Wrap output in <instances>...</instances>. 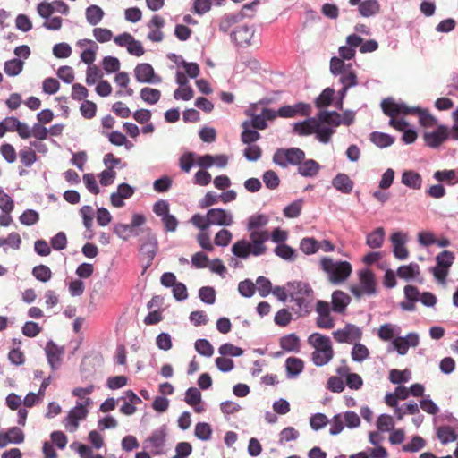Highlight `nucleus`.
I'll use <instances>...</instances> for the list:
<instances>
[{"instance_id": "49530a36", "label": "nucleus", "mask_w": 458, "mask_h": 458, "mask_svg": "<svg viewBox=\"0 0 458 458\" xmlns=\"http://www.w3.org/2000/svg\"><path fill=\"white\" fill-rule=\"evenodd\" d=\"M352 68V64H346L344 59L333 56L330 60V72L335 76H338Z\"/></svg>"}, {"instance_id": "cd10ccee", "label": "nucleus", "mask_w": 458, "mask_h": 458, "mask_svg": "<svg viewBox=\"0 0 458 458\" xmlns=\"http://www.w3.org/2000/svg\"><path fill=\"white\" fill-rule=\"evenodd\" d=\"M402 183L411 189L419 190L421 188L422 178L420 174L415 171H404L402 174Z\"/></svg>"}, {"instance_id": "4c0bfd02", "label": "nucleus", "mask_w": 458, "mask_h": 458, "mask_svg": "<svg viewBox=\"0 0 458 458\" xmlns=\"http://www.w3.org/2000/svg\"><path fill=\"white\" fill-rule=\"evenodd\" d=\"M114 233L121 238L123 241H127L131 235H138L139 233L133 227H131V224H116L114 226Z\"/></svg>"}, {"instance_id": "0eeeda50", "label": "nucleus", "mask_w": 458, "mask_h": 458, "mask_svg": "<svg viewBox=\"0 0 458 458\" xmlns=\"http://www.w3.org/2000/svg\"><path fill=\"white\" fill-rule=\"evenodd\" d=\"M454 260V254L450 250H443L437 255V265L431 267L430 271L439 284H445L449 268L452 267Z\"/></svg>"}, {"instance_id": "2f4dec72", "label": "nucleus", "mask_w": 458, "mask_h": 458, "mask_svg": "<svg viewBox=\"0 0 458 458\" xmlns=\"http://www.w3.org/2000/svg\"><path fill=\"white\" fill-rule=\"evenodd\" d=\"M280 347L285 352H299L300 339L294 334H288L280 338Z\"/></svg>"}, {"instance_id": "9d476101", "label": "nucleus", "mask_w": 458, "mask_h": 458, "mask_svg": "<svg viewBox=\"0 0 458 458\" xmlns=\"http://www.w3.org/2000/svg\"><path fill=\"white\" fill-rule=\"evenodd\" d=\"M134 77L140 83L158 84L162 78L156 74L150 64L141 63L134 68Z\"/></svg>"}, {"instance_id": "423d86ee", "label": "nucleus", "mask_w": 458, "mask_h": 458, "mask_svg": "<svg viewBox=\"0 0 458 458\" xmlns=\"http://www.w3.org/2000/svg\"><path fill=\"white\" fill-rule=\"evenodd\" d=\"M144 233V236L140 239L141 244L140 246L139 251L140 259H146L144 269H147L152 265V261L157 255L158 250V242L157 235L149 228H147Z\"/></svg>"}, {"instance_id": "864d4df0", "label": "nucleus", "mask_w": 458, "mask_h": 458, "mask_svg": "<svg viewBox=\"0 0 458 458\" xmlns=\"http://www.w3.org/2000/svg\"><path fill=\"white\" fill-rule=\"evenodd\" d=\"M262 180L269 190H276L280 184V178L273 170L266 171L262 175Z\"/></svg>"}, {"instance_id": "5fc2aeb1", "label": "nucleus", "mask_w": 458, "mask_h": 458, "mask_svg": "<svg viewBox=\"0 0 458 458\" xmlns=\"http://www.w3.org/2000/svg\"><path fill=\"white\" fill-rule=\"evenodd\" d=\"M195 350L202 356L211 357L214 353L212 344L207 339L200 338L195 342Z\"/></svg>"}, {"instance_id": "3c124183", "label": "nucleus", "mask_w": 458, "mask_h": 458, "mask_svg": "<svg viewBox=\"0 0 458 458\" xmlns=\"http://www.w3.org/2000/svg\"><path fill=\"white\" fill-rule=\"evenodd\" d=\"M242 131L241 133V140L242 143L250 145L256 142L260 139V133L256 129L250 127H242Z\"/></svg>"}, {"instance_id": "7ed1b4c3", "label": "nucleus", "mask_w": 458, "mask_h": 458, "mask_svg": "<svg viewBox=\"0 0 458 458\" xmlns=\"http://www.w3.org/2000/svg\"><path fill=\"white\" fill-rule=\"evenodd\" d=\"M308 343L315 351L311 354V360L317 367L327 365L334 356L331 340L328 336L319 333H313L308 338Z\"/></svg>"}, {"instance_id": "ea45409f", "label": "nucleus", "mask_w": 458, "mask_h": 458, "mask_svg": "<svg viewBox=\"0 0 458 458\" xmlns=\"http://www.w3.org/2000/svg\"><path fill=\"white\" fill-rule=\"evenodd\" d=\"M414 111V114L419 116V121L421 126L432 127L437 123V119L433 116L427 109L417 106Z\"/></svg>"}, {"instance_id": "a18cd8bd", "label": "nucleus", "mask_w": 458, "mask_h": 458, "mask_svg": "<svg viewBox=\"0 0 458 458\" xmlns=\"http://www.w3.org/2000/svg\"><path fill=\"white\" fill-rule=\"evenodd\" d=\"M140 95L144 102L150 105L157 103L161 98L160 90L148 87L141 89Z\"/></svg>"}, {"instance_id": "dca6fc26", "label": "nucleus", "mask_w": 458, "mask_h": 458, "mask_svg": "<svg viewBox=\"0 0 458 458\" xmlns=\"http://www.w3.org/2000/svg\"><path fill=\"white\" fill-rule=\"evenodd\" d=\"M91 403V399L88 397L85 400V404L78 403L75 407L71 409L65 419L67 420L66 426H72V430H75L79 426V421L86 418L89 412L85 406L90 405Z\"/></svg>"}, {"instance_id": "7c9ffc66", "label": "nucleus", "mask_w": 458, "mask_h": 458, "mask_svg": "<svg viewBox=\"0 0 458 458\" xmlns=\"http://www.w3.org/2000/svg\"><path fill=\"white\" fill-rule=\"evenodd\" d=\"M335 129L327 125H323L319 121L316 120L315 131L316 138L323 144H327L331 140L332 135L335 133Z\"/></svg>"}, {"instance_id": "6ab92c4d", "label": "nucleus", "mask_w": 458, "mask_h": 458, "mask_svg": "<svg viewBox=\"0 0 458 458\" xmlns=\"http://www.w3.org/2000/svg\"><path fill=\"white\" fill-rule=\"evenodd\" d=\"M360 286L367 295H374L377 293L375 276L371 270L363 269L359 273Z\"/></svg>"}, {"instance_id": "f03ea898", "label": "nucleus", "mask_w": 458, "mask_h": 458, "mask_svg": "<svg viewBox=\"0 0 458 458\" xmlns=\"http://www.w3.org/2000/svg\"><path fill=\"white\" fill-rule=\"evenodd\" d=\"M269 234L267 230L253 231L250 233V242L242 239L232 246L233 254L240 259H246L250 255L260 256L267 251L265 242L268 240Z\"/></svg>"}, {"instance_id": "20e7f679", "label": "nucleus", "mask_w": 458, "mask_h": 458, "mask_svg": "<svg viewBox=\"0 0 458 458\" xmlns=\"http://www.w3.org/2000/svg\"><path fill=\"white\" fill-rule=\"evenodd\" d=\"M320 265L328 275L329 281L335 285L344 282L352 273V266L347 261L335 262L331 258L323 257Z\"/></svg>"}, {"instance_id": "774afa93", "label": "nucleus", "mask_w": 458, "mask_h": 458, "mask_svg": "<svg viewBox=\"0 0 458 458\" xmlns=\"http://www.w3.org/2000/svg\"><path fill=\"white\" fill-rule=\"evenodd\" d=\"M327 423V417L321 412L315 413L310 418V425L316 431L323 428Z\"/></svg>"}, {"instance_id": "052dcab7", "label": "nucleus", "mask_w": 458, "mask_h": 458, "mask_svg": "<svg viewBox=\"0 0 458 458\" xmlns=\"http://www.w3.org/2000/svg\"><path fill=\"white\" fill-rule=\"evenodd\" d=\"M195 157L196 154L194 152H186L182 154L179 158L180 168L183 172L189 173L194 165Z\"/></svg>"}, {"instance_id": "5701e85b", "label": "nucleus", "mask_w": 458, "mask_h": 458, "mask_svg": "<svg viewBox=\"0 0 458 458\" xmlns=\"http://www.w3.org/2000/svg\"><path fill=\"white\" fill-rule=\"evenodd\" d=\"M290 288L289 297H300L307 296L310 297L313 293V290L309 284L301 281L288 283Z\"/></svg>"}, {"instance_id": "0e129e2a", "label": "nucleus", "mask_w": 458, "mask_h": 458, "mask_svg": "<svg viewBox=\"0 0 458 458\" xmlns=\"http://www.w3.org/2000/svg\"><path fill=\"white\" fill-rule=\"evenodd\" d=\"M20 222L24 225H33L39 220L38 213L34 209H26L19 217Z\"/></svg>"}, {"instance_id": "72a5a7b5", "label": "nucleus", "mask_w": 458, "mask_h": 458, "mask_svg": "<svg viewBox=\"0 0 458 458\" xmlns=\"http://www.w3.org/2000/svg\"><path fill=\"white\" fill-rule=\"evenodd\" d=\"M385 240V230L383 227H377L367 235V245L371 249H378L382 246Z\"/></svg>"}, {"instance_id": "f3484780", "label": "nucleus", "mask_w": 458, "mask_h": 458, "mask_svg": "<svg viewBox=\"0 0 458 458\" xmlns=\"http://www.w3.org/2000/svg\"><path fill=\"white\" fill-rule=\"evenodd\" d=\"M311 111V106L307 103L298 102L293 106H284L279 108V116L292 118L296 115L308 116Z\"/></svg>"}, {"instance_id": "aec40b11", "label": "nucleus", "mask_w": 458, "mask_h": 458, "mask_svg": "<svg viewBox=\"0 0 458 458\" xmlns=\"http://www.w3.org/2000/svg\"><path fill=\"white\" fill-rule=\"evenodd\" d=\"M351 302V297L341 290H336L332 293V310L336 313H344Z\"/></svg>"}, {"instance_id": "c9c22d12", "label": "nucleus", "mask_w": 458, "mask_h": 458, "mask_svg": "<svg viewBox=\"0 0 458 458\" xmlns=\"http://www.w3.org/2000/svg\"><path fill=\"white\" fill-rule=\"evenodd\" d=\"M24 62L19 58H13L4 63V71L11 77L19 75L23 70Z\"/></svg>"}, {"instance_id": "680f3d73", "label": "nucleus", "mask_w": 458, "mask_h": 458, "mask_svg": "<svg viewBox=\"0 0 458 458\" xmlns=\"http://www.w3.org/2000/svg\"><path fill=\"white\" fill-rule=\"evenodd\" d=\"M199 297L206 304H214L216 301V291L211 286H203L199 290Z\"/></svg>"}, {"instance_id": "a878e982", "label": "nucleus", "mask_w": 458, "mask_h": 458, "mask_svg": "<svg viewBox=\"0 0 458 458\" xmlns=\"http://www.w3.org/2000/svg\"><path fill=\"white\" fill-rule=\"evenodd\" d=\"M316 118L310 117L293 124V132L300 136H307L314 133Z\"/></svg>"}, {"instance_id": "338daca9", "label": "nucleus", "mask_w": 458, "mask_h": 458, "mask_svg": "<svg viewBox=\"0 0 458 458\" xmlns=\"http://www.w3.org/2000/svg\"><path fill=\"white\" fill-rule=\"evenodd\" d=\"M339 76V81L344 87L350 89L358 84L357 75L352 69H349Z\"/></svg>"}, {"instance_id": "f704fd0d", "label": "nucleus", "mask_w": 458, "mask_h": 458, "mask_svg": "<svg viewBox=\"0 0 458 458\" xmlns=\"http://www.w3.org/2000/svg\"><path fill=\"white\" fill-rule=\"evenodd\" d=\"M104 14V11L95 4L87 7L85 12L86 20L92 26L98 24L103 19Z\"/></svg>"}, {"instance_id": "09e8293b", "label": "nucleus", "mask_w": 458, "mask_h": 458, "mask_svg": "<svg viewBox=\"0 0 458 458\" xmlns=\"http://www.w3.org/2000/svg\"><path fill=\"white\" fill-rule=\"evenodd\" d=\"M32 275L37 280L42 283L48 282L52 277L51 269L47 266L42 264L33 267Z\"/></svg>"}, {"instance_id": "13d9d810", "label": "nucleus", "mask_w": 458, "mask_h": 458, "mask_svg": "<svg viewBox=\"0 0 458 458\" xmlns=\"http://www.w3.org/2000/svg\"><path fill=\"white\" fill-rule=\"evenodd\" d=\"M218 352L222 356L239 357L243 354V350L233 344L225 343L218 348Z\"/></svg>"}, {"instance_id": "4d7b16f0", "label": "nucleus", "mask_w": 458, "mask_h": 458, "mask_svg": "<svg viewBox=\"0 0 458 458\" xmlns=\"http://www.w3.org/2000/svg\"><path fill=\"white\" fill-rule=\"evenodd\" d=\"M411 378V372L408 369H392L389 373V379L393 384L400 385Z\"/></svg>"}, {"instance_id": "9b49d317", "label": "nucleus", "mask_w": 458, "mask_h": 458, "mask_svg": "<svg viewBox=\"0 0 458 458\" xmlns=\"http://www.w3.org/2000/svg\"><path fill=\"white\" fill-rule=\"evenodd\" d=\"M422 137L426 146L437 148L449 139L448 126L438 125L433 131H425Z\"/></svg>"}, {"instance_id": "e433bc0d", "label": "nucleus", "mask_w": 458, "mask_h": 458, "mask_svg": "<svg viewBox=\"0 0 458 458\" xmlns=\"http://www.w3.org/2000/svg\"><path fill=\"white\" fill-rule=\"evenodd\" d=\"M274 252L276 256L290 262L294 261L297 258L296 250L285 243L277 245L274 249Z\"/></svg>"}, {"instance_id": "6e6552de", "label": "nucleus", "mask_w": 458, "mask_h": 458, "mask_svg": "<svg viewBox=\"0 0 458 458\" xmlns=\"http://www.w3.org/2000/svg\"><path fill=\"white\" fill-rule=\"evenodd\" d=\"M167 427L162 425L152 431L150 436L144 441V448H152L153 454L159 455L164 454V447L166 442Z\"/></svg>"}, {"instance_id": "1a4fd4ad", "label": "nucleus", "mask_w": 458, "mask_h": 458, "mask_svg": "<svg viewBox=\"0 0 458 458\" xmlns=\"http://www.w3.org/2000/svg\"><path fill=\"white\" fill-rule=\"evenodd\" d=\"M381 108L383 113L389 117H395L396 115L403 114H414L417 106L409 107L405 103H395L392 98H386L381 102Z\"/></svg>"}, {"instance_id": "c756f323", "label": "nucleus", "mask_w": 458, "mask_h": 458, "mask_svg": "<svg viewBox=\"0 0 458 458\" xmlns=\"http://www.w3.org/2000/svg\"><path fill=\"white\" fill-rule=\"evenodd\" d=\"M420 273V267L417 263L411 262L409 265L400 266L396 271V275L405 281H410L419 276Z\"/></svg>"}, {"instance_id": "603ef678", "label": "nucleus", "mask_w": 458, "mask_h": 458, "mask_svg": "<svg viewBox=\"0 0 458 458\" xmlns=\"http://www.w3.org/2000/svg\"><path fill=\"white\" fill-rule=\"evenodd\" d=\"M351 354L353 361L361 362L369 357V352L364 344L357 343L352 347Z\"/></svg>"}, {"instance_id": "412c9836", "label": "nucleus", "mask_w": 458, "mask_h": 458, "mask_svg": "<svg viewBox=\"0 0 458 458\" xmlns=\"http://www.w3.org/2000/svg\"><path fill=\"white\" fill-rule=\"evenodd\" d=\"M332 186L342 193L349 194L352 191L353 182L344 173L337 174L331 182Z\"/></svg>"}, {"instance_id": "c85d7f7f", "label": "nucleus", "mask_w": 458, "mask_h": 458, "mask_svg": "<svg viewBox=\"0 0 458 458\" xmlns=\"http://www.w3.org/2000/svg\"><path fill=\"white\" fill-rule=\"evenodd\" d=\"M359 13L362 17H371L380 11V4L377 0H364L358 7Z\"/></svg>"}, {"instance_id": "b1692460", "label": "nucleus", "mask_w": 458, "mask_h": 458, "mask_svg": "<svg viewBox=\"0 0 458 458\" xmlns=\"http://www.w3.org/2000/svg\"><path fill=\"white\" fill-rule=\"evenodd\" d=\"M317 116V120L327 126L337 127L342 124L341 114L336 111L322 110Z\"/></svg>"}, {"instance_id": "79ce46f5", "label": "nucleus", "mask_w": 458, "mask_h": 458, "mask_svg": "<svg viewBox=\"0 0 458 458\" xmlns=\"http://www.w3.org/2000/svg\"><path fill=\"white\" fill-rule=\"evenodd\" d=\"M300 250L306 255L314 254L319 250V242L313 237H305L300 242Z\"/></svg>"}, {"instance_id": "f257e3e1", "label": "nucleus", "mask_w": 458, "mask_h": 458, "mask_svg": "<svg viewBox=\"0 0 458 458\" xmlns=\"http://www.w3.org/2000/svg\"><path fill=\"white\" fill-rule=\"evenodd\" d=\"M269 234L267 230L253 231L250 233V242L242 239L232 246L233 254L240 259H246L250 255L260 256L267 251L265 242L268 240Z\"/></svg>"}, {"instance_id": "e2e57ef3", "label": "nucleus", "mask_w": 458, "mask_h": 458, "mask_svg": "<svg viewBox=\"0 0 458 458\" xmlns=\"http://www.w3.org/2000/svg\"><path fill=\"white\" fill-rule=\"evenodd\" d=\"M256 286L250 279L241 281L238 284L239 293L245 297L250 298L255 293Z\"/></svg>"}, {"instance_id": "bb28decb", "label": "nucleus", "mask_w": 458, "mask_h": 458, "mask_svg": "<svg viewBox=\"0 0 458 458\" xmlns=\"http://www.w3.org/2000/svg\"><path fill=\"white\" fill-rule=\"evenodd\" d=\"M287 377L289 378L296 377L304 369V362L300 358L289 357L285 360Z\"/></svg>"}, {"instance_id": "37998d69", "label": "nucleus", "mask_w": 458, "mask_h": 458, "mask_svg": "<svg viewBox=\"0 0 458 458\" xmlns=\"http://www.w3.org/2000/svg\"><path fill=\"white\" fill-rule=\"evenodd\" d=\"M433 177L437 181L445 182L449 185H454L458 182L457 173L455 170H438L434 173Z\"/></svg>"}, {"instance_id": "de8ad7c7", "label": "nucleus", "mask_w": 458, "mask_h": 458, "mask_svg": "<svg viewBox=\"0 0 458 458\" xmlns=\"http://www.w3.org/2000/svg\"><path fill=\"white\" fill-rule=\"evenodd\" d=\"M212 432L211 426L207 422H198L195 425L194 435L199 440H209L211 438Z\"/></svg>"}, {"instance_id": "bf43d9fd", "label": "nucleus", "mask_w": 458, "mask_h": 458, "mask_svg": "<svg viewBox=\"0 0 458 458\" xmlns=\"http://www.w3.org/2000/svg\"><path fill=\"white\" fill-rule=\"evenodd\" d=\"M242 127H250L256 130H265L267 127V123L265 121L261 114L253 115L250 120H245L242 123Z\"/></svg>"}, {"instance_id": "c03bdc74", "label": "nucleus", "mask_w": 458, "mask_h": 458, "mask_svg": "<svg viewBox=\"0 0 458 458\" xmlns=\"http://www.w3.org/2000/svg\"><path fill=\"white\" fill-rule=\"evenodd\" d=\"M268 217L264 214L252 215L249 217L247 230L250 233L267 225Z\"/></svg>"}, {"instance_id": "473e14b6", "label": "nucleus", "mask_w": 458, "mask_h": 458, "mask_svg": "<svg viewBox=\"0 0 458 458\" xmlns=\"http://www.w3.org/2000/svg\"><path fill=\"white\" fill-rule=\"evenodd\" d=\"M369 140L373 144L380 148L389 147L394 142V138L393 136L380 131L371 132Z\"/></svg>"}, {"instance_id": "58836bf2", "label": "nucleus", "mask_w": 458, "mask_h": 458, "mask_svg": "<svg viewBox=\"0 0 458 458\" xmlns=\"http://www.w3.org/2000/svg\"><path fill=\"white\" fill-rule=\"evenodd\" d=\"M335 89L332 88H326L315 99V105L318 108L329 106L334 99Z\"/></svg>"}, {"instance_id": "4be33fe9", "label": "nucleus", "mask_w": 458, "mask_h": 458, "mask_svg": "<svg viewBox=\"0 0 458 458\" xmlns=\"http://www.w3.org/2000/svg\"><path fill=\"white\" fill-rule=\"evenodd\" d=\"M321 166L314 159L303 160L298 165V174L303 177H315Z\"/></svg>"}, {"instance_id": "69168bd1", "label": "nucleus", "mask_w": 458, "mask_h": 458, "mask_svg": "<svg viewBox=\"0 0 458 458\" xmlns=\"http://www.w3.org/2000/svg\"><path fill=\"white\" fill-rule=\"evenodd\" d=\"M257 289L261 297H267L272 291L270 280L263 276H259L256 280Z\"/></svg>"}, {"instance_id": "39448f33", "label": "nucleus", "mask_w": 458, "mask_h": 458, "mask_svg": "<svg viewBox=\"0 0 458 458\" xmlns=\"http://www.w3.org/2000/svg\"><path fill=\"white\" fill-rule=\"evenodd\" d=\"M305 159V152L299 148H278L273 155V162L282 168L298 166Z\"/></svg>"}, {"instance_id": "393cba45", "label": "nucleus", "mask_w": 458, "mask_h": 458, "mask_svg": "<svg viewBox=\"0 0 458 458\" xmlns=\"http://www.w3.org/2000/svg\"><path fill=\"white\" fill-rule=\"evenodd\" d=\"M10 433H15V437H11L10 434H0V448L5 447L8 444L19 445L24 441V433L17 427L10 428Z\"/></svg>"}, {"instance_id": "ddd939ff", "label": "nucleus", "mask_w": 458, "mask_h": 458, "mask_svg": "<svg viewBox=\"0 0 458 458\" xmlns=\"http://www.w3.org/2000/svg\"><path fill=\"white\" fill-rule=\"evenodd\" d=\"M209 226H230L233 223V216L230 211L221 208H213L208 210Z\"/></svg>"}, {"instance_id": "8fccbe9b", "label": "nucleus", "mask_w": 458, "mask_h": 458, "mask_svg": "<svg viewBox=\"0 0 458 458\" xmlns=\"http://www.w3.org/2000/svg\"><path fill=\"white\" fill-rule=\"evenodd\" d=\"M426 445V441L420 436H413L411 442L403 445L402 450L407 453H415Z\"/></svg>"}, {"instance_id": "a19ab883", "label": "nucleus", "mask_w": 458, "mask_h": 458, "mask_svg": "<svg viewBox=\"0 0 458 458\" xmlns=\"http://www.w3.org/2000/svg\"><path fill=\"white\" fill-rule=\"evenodd\" d=\"M437 437L443 445L457 440L458 435L449 426H442L437 428Z\"/></svg>"}, {"instance_id": "f8f14e48", "label": "nucleus", "mask_w": 458, "mask_h": 458, "mask_svg": "<svg viewBox=\"0 0 458 458\" xmlns=\"http://www.w3.org/2000/svg\"><path fill=\"white\" fill-rule=\"evenodd\" d=\"M255 29L253 26L242 25L234 29L231 34V39L237 47H247L251 44Z\"/></svg>"}, {"instance_id": "2eb2a0df", "label": "nucleus", "mask_w": 458, "mask_h": 458, "mask_svg": "<svg viewBox=\"0 0 458 458\" xmlns=\"http://www.w3.org/2000/svg\"><path fill=\"white\" fill-rule=\"evenodd\" d=\"M316 311L318 316L317 318V326L320 328L331 329L335 326V320L330 316L329 303L325 301H318Z\"/></svg>"}, {"instance_id": "a211bd4d", "label": "nucleus", "mask_w": 458, "mask_h": 458, "mask_svg": "<svg viewBox=\"0 0 458 458\" xmlns=\"http://www.w3.org/2000/svg\"><path fill=\"white\" fill-rule=\"evenodd\" d=\"M46 355L47 362L53 370H56L61 362V355L64 353V349L59 348L52 340H50L46 346Z\"/></svg>"}, {"instance_id": "6e6d98bb", "label": "nucleus", "mask_w": 458, "mask_h": 458, "mask_svg": "<svg viewBox=\"0 0 458 458\" xmlns=\"http://www.w3.org/2000/svg\"><path fill=\"white\" fill-rule=\"evenodd\" d=\"M302 208V199H297L290 203L284 208V215L287 218H296L301 215Z\"/></svg>"}, {"instance_id": "4468645a", "label": "nucleus", "mask_w": 458, "mask_h": 458, "mask_svg": "<svg viewBox=\"0 0 458 458\" xmlns=\"http://www.w3.org/2000/svg\"><path fill=\"white\" fill-rule=\"evenodd\" d=\"M333 335L338 343L351 344L354 340H360L362 332L359 327L353 324H346L344 328L335 331Z\"/></svg>"}]
</instances>
